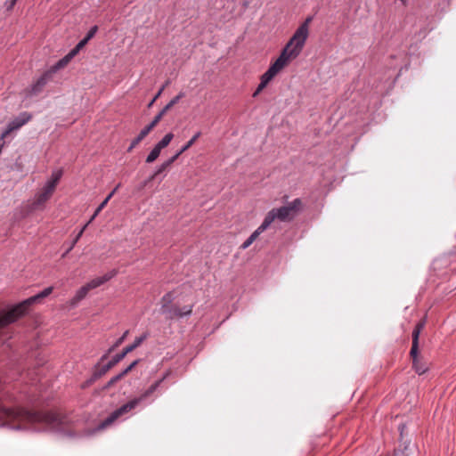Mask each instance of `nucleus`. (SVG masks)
<instances>
[{"label": "nucleus", "mask_w": 456, "mask_h": 456, "mask_svg": "<svg viewBox=\"0 0 456 456\" xmlns=\"http://www.w3.org/2000/svg\"><path fill=\"white\" fill-rule=\"evenodd\" d=\"M3 416L10 420H18L33 425H44L53 431H62L67 425L65 417L53 411H34L23 408H4Z\"/></svg>", "instance_id": "f257e3e1"}, {"label": "nucleus", "mask_w": 456, "mask_h": 456, "mask_svg": "<svg viewBox=\"0 0 456 456\" xmlns=\"http://www.w3.org/2000/svg\"><path fill=\"white\" fill-rule=\"evenodd\" d=\"M169 375V372H167L160 379L155 381L148 389H146L140 397L134 398L128 403L123 404L118 409L115 410L113 412L110 414L108 418H106L103 421H102L98 427L99 429H104L108 426L111 425L115 420H117L119 417L124 414L128 413L130 411L134 409L139 403L149 397L152 395L161 385V383L167 379Z\"/></svg>", "instance_id": "f03ea898"}, {"label": "nucleus", "mask_w": 456, "mask_h": 456, "mask_svg": "<svg viewBox=\"0 0 456 456\" xmlns=\"http://www.w3.org/2000/svg\"><path fill=\"white\" fill-rule=\"evenodd\" d=\"M302 200L300 199H295L286 206L270 210L266 214L264 221L268 225V227L276 219L281 222H289L293 220L302 210Z\"/></svg>", "instance_id": "7ed1b4c3"}, {"label": "nucleus", "mask_w": 456, "mask_h": 456, "mask_svg": "<svg viewBox=\"0 0 456 456\" xmlns=\"http://www.w3.org/2000/svg\"><path fill=\"white\" fill-rule=\"evenodd\" d=\"M147 338V334H143L141 337H138L134 339V343L126 346L122 352L117 354L113 356V358L105 365L100 366L98 363L95 366V370L91 377V379L87 381L88 384L94 382L99 379L102 376H104L111 368H113L116 364H118L120 361H122L126 355L135 348H137L145 339Z\"/></svg>", "instance_id": "20e7f679"}, {"label": "nucleus", "mask_w": 456, "mask_h": 456, "mask_svg": "<svg viewBox=\"0 0 456 456\" xmlns=\"http://www.w3.org/2000/svg\"><path fill=\"white\" fill-rule=\"evenodd\" d=\"M313 20V17H307L305 21L297 28L294 35L286 44L285 47L291 52V55L298 56L309 36V25Z\"/></svg>", "instance_id": "39448f33"}, {"label": "nucleus", "mask_w": 456, "mask_h": 456, "mask_svg": "<svg viewBox=\"0 0 456 456\" xmlns=\"http://www.w3.org/2000/svg\"><path fill=\"white\" fill-rule=\"evenodd\" d=\"M118 273L117 270L113 269L101 277L93 279L86 285L82 286L77 292L76 295L71 298L70 305L72 306L77 305L82 299H84L91 289H96L107 282Z\"/></svg>", "instance_id": "423d86ee"}, {"label": "nucleus", "mask_w": 456, "mask_h": 456, "mask_svg": "<svg viewBox=\"0 0 456 456\" xmlns=\"http://www.w3.org/2000/svg\"><path fill=\"white\" fill-rule=\"evenodd\" d=\"M291 54V52L284 47L278 59L261 76V82L268 85V83L289 63L290 60L297 57Z\"/></svg>", "instance_id": "0eeeda50"}, {"label": "nucleus", "mask_w": 456, "mask_h": 456, "mask_svg": "<svg viewBox=\"0 0 456 456\" xmlns=\"http://www.w3.org/2000/svg\"><path fill=\"white\" fill-rule=\"evenodd\" d=\"M413 351V346H411L410 356L412 361V369L417 374L422 375L429 370V364L422 356L419 354V346H416L415 352Z\"/></svg>", "instance_id": "6e6552de"}, {"label": "nucleus", "mask_w": 456, "mask_h": 456, "mask_svg": "<svg viewBox=\"0 0 456 456\" xmlns=\"http://www.w3.org/2000/svg\"><path fill=\"white\" fill-rule=\"evenodd\" d=\"M193 305H184L183 307H179L177 305H173L170 310H168L166 314L167 319H175V318H183L184 316H188L192 313Z\"/></svg>", "instance_id": "1a4fd4ad"}, {"label": "nucleus", "mask_w": 456, "mask_h": 456, "mask_svg": "<svg viewBox=\"0 0 456 456\" xmlns=\"http://www.w3.org/2000/svg\"><path fill=\"white\" fill-rule=\"evenodd\" d=\"M55 190L49 187L45 183V185L38 191L35 197V200L33 202V206L35 208H38L41 205H44L49 199L53 196Z\"/></svg>", "instance_id": "9d476101"}, {"label": "nucleus", "mask_w": 456, "mask_h": 456, "mask_svg": "<svg viewBox=\"0 0 456 456\" xmlns=\"http://www.w3.org/2000/svg\"><path fill=\"white\" fill-rule=\"evenodd\" d=\"M53 73L48 69L34 83L30 89V94L37 95L41 93L46 84L52 79Z\"/></svg>", "instance_id": "9b49d317"}, {"label": "nucleus", "mask_w": 456, "mask_h": 456, "mask_svg": "<svg viewBox=\"0 0 456 456\" xmlns=\"http://www.w3.org/2000/svg\"><path fill=\"white\" fill-rule=\"evenodd\" d=\"M268 228V225L263 221L261 225L241 244L240 248H248L258 236Z\"/></svg>", "instance_id": "f8f14e48"}, {"label": "nucleus", "mask_w": 456, "mask_h": 456, "mask_svg": "<svg viewBox=\"0 0 456 456\" xmlns=\"http://www.w3.org/2000/svg\"><path fill=\"white\" fill-rule=\"evenodd\" d=\"M426 325V317H424L422 320H420L416 326L414 327L412 330V344L411 346H413V350L415 351L416 346H419V335L424 329Z\"/></svg>", "instance_id": "ddd939ff"}, {"label": "nucleus", "mask_w": 456, "mask_h": 456, "mask_svg": "<svg viewBox=\"0 0 456 456\" xmlns=\"http://www.w3.org/2000/svg\"><path fill=\"white\" fill-rule=\"evenodd\" d=\"M173 299H174V297H173L172 292H168L162 297V298H161V303H162L161 312H162V314H167L168 310H170V308L173 306L171 305Z\"/></svg>", "instance_id": "4468645a"}, {"label": "nucleus", "mask_w": 456, "mask_h": 456, "mask_svg": "<svg viewBox=\"0 0 456 456\" xmlns=\"http://www.w3.org/2000/svg\"><path fill=\"white\" fill-rule=\"evenodd\" d=\"M71 61L69 56L67 54L61 60H59L53 66H52L49 70L54 74L56 71H58L61 69H63L68 65V63Z\"/></svg>", "instance_id": "2eb2a0df"}, {"label": "nucleus", "mask_w": 456, "mask_h": 456, "mask_svg": "<svg viewBox=\"0 0 456 456\" xmlns=\"http://www.w3.org/2000/svg\"><path fill=\"white\" fill-rule=\"evenodd\" d=\"M61 176H62V171L61 169L53 172L51 178L47 181L46 184L49 185V187L55 190Z\"/></svg>", "instance_id": "dca6fc26"}, {"label": "nucleus", "mask_w": 456, "mask_h": 456, "mask_svg": "<svg viewBox=\"0 0 456 456\" xmlns=\"http://www.w3.org/2000/svg\"><path fill=\"white\" fill-rule=\"evenodd\" d=\"M160 151H161V149L159 147H158L157 145H155V147L151 150L150 154L147 156L146 162L147 163L154 162L159 158Z\"/></svg>", "instance_id": "f3484780"}, {"label": "nucleus", "mask_w": 456, "mask_h": 456, "mask_svg": "<svg viewBox=\"0 0 456 456\" xmlns=\"http://www.w3.org/2000/svg\"><path fill=\"white\" fill-rule=\"evenodd\" d=\"M173 138L174 134L172 133H168L156 145L162 150L170 143Z\"/></svg>", "instance_id": "a211bd4d"}, {"label": "nucleus", "mask_w": 456, "mask_h": 456, "mask_svg": "<svg viewBox=\"0 0 456 456\" xmlns=\"http://www.w3.org/2000/svg\"><path fill=\"white\" fill-rule=\"evenodd\" d=\"M168 167H169L168 163H167L166 161H165L164 163H162V164L158 167V169L155 171V173H154L152 175H151V176L149 177V179L144 183V185H145L147 183H149V182L152 181V180H153L157 175H159V174H161L162 172H164L165 170H167Z\"/></svg>", "instance_id": "6ab92c4d"}, {"label": "nucleus", "mask_w": 456, "mask_h": 456, "mask_svg": "<svg viewBox=\"0 0 456 456\" xmlns=\"http://www.w3.org/2000/svg\"><path fill=\"white\" fill-rule=\"evenodd\" d=\"M145 136L140 132L139 134L131 142L130 146L127 148V152H131Z\"/></svg>", "instance_id": "aec40b11"}, {"label": "nucleus", "mask_w": 456, "mask_h": 456, "mask_svg": "<svg viewBox=\"0 0 456 456\" xmlns=\"http://www.w3.org/2000/svg\"><path fill=\"white\" fill-rule=\"evenodd\" d=\"M200 135H201V133L197 132L192 136V138L190 141H188L184 146L182 147L183 151H186L189 148H191L195 143V142L198 140V138H200Z\"/></svg>", "instance_id": "412c9836"}, {"label": "nucleus", "mask_w": 456, "mask_h": 456, "mask_svg": "<svg viewBox=\"0 0 456 456\" xmlns=\"http://www.w3.org/2000/svg\"><path fill=\"white\" fill-rule=\"evenodd\" d=\"M112 193H110L106 199L98 206V208L94 211V216H97L100 212L103 209V208L107 205L108 201L111 199Z\"/></svg>", "instance_id": "4be33fe9"}, {"label": "nucleus", "mask_w": 456, "mask_h": 456, "mask_svg": "<svg viewBox=\"0 0 456 456\" xmlns=\"http://www.w3.org/2000/svg\"><path fill=\"white\" fill-rule=\"evenodd\" d=\"M82 236V232H79L77 236L75 237V239H73V241L70 245V247L67 249V251L63 254L62 256H65L68 253H69L72 248H74V246L77 244V242L79 240V239L81 238Z\"/></svg>", "instance_id": "5701e85b"}, {"label": "nucleus", "mask_w": 456, "mask_h": 456, "mask_svg": "<svg viewBox=\"0 0 456 456\" xmlns=\"http://www.w3.org/2000/svg\"><path fill=\"white\" fill-rule=\"evenodd\" d=\"M98 31V26H93L89 31L87 32L86 36L85 37L86 39H87L88 41L90 39H92L94 35L96 34V32Z\"/></svg>", "instance_id": "b1692460"}, {"label": "nucleus", "mask_w": 456, "mask_h": 456, "mask_svg": "<svg viewBox=\"0 0 456 456\" xmlns=\"http://www.w3.org/2000/svg\"><path fill=\"white\" fill-rule=\"evenodd\" d=\"M183 152H184V151H183V149H181L178 152H176L173 157L168 159L166 162L168 163V166L170 167L178 159V157L181 154H183Z\"/></svg>", "instance_id": "393cba45"}, {"label": "nucleus", "mask_w": 456, "mask_h": 456, "mask_svg": "<svg viewBox=\"0 0 456 456\" xmlns=\"http://www.w3.org/2000/svg\"><path fill=\"white\" fill-rule=\"evenodd\" d=\"M183 152H184V151H183V149H181L178 152H176L173 157L168 159L166 162L168 163V166L170 167L178 159V157L181 154H183Z\"/></svg>", "instance_id": "a878e982"}, {"label": "nucleus", "mask_w": 456, "mask_h": 456, "mask_svg": "<svg viewBox=\"0 0 456 456\" xmlns=\"http://www.w3.org/2000/svg\"><path fill=\"white\" fill-rule=\"evenodd\" d=\"M183 152H184V151H183V149H181L178 152H176L173 157L168 159L166 162L168 163V166L170 167L178 159V157L181 154H183Z\"/></svg>", "instance_id": "bb28decb"}, {"label": "nucleus", "mask_w": 456, "mask_h": 456, "mask_svg": "<svg viewBox=\"0 0 456 456\" xmlns=\"http://www.w3.org/2000/svg\"><path fill=\"white\" fill-rule=\"evenodd\" d=\"M140 360L137 359V360H134L133 362L130 363V365H128L124 370L123 372L127 375L138 363H139Z\"/></svg>", "instance_id": "cd10ccee"}, {"label": "nucleus", "mask_w": 456, "mask_h": 456, "mask_svg": "<svg viewBox=\"0 0 456 456\" xmlns=\"http://www.w3.org/2000/svg\"><path fill=\"white\" fill-rule=\"evenodd\" d=\"M164 117L163 115V112H159L153 118V120L150 123V124H152V126L155 127L158 123L162 119V118Z\"/></svg>", "instance_id": "c85d7f7f"}, {"label": "nucleus", "mask_w": 456, "mask_h": 456, "mask_svg": "<svg viewBox=\"0 0 456 456\" xmlns=\"http://www.w3.org/2000/svg\"><path fill=\"white\" fill-rule=\"evenodd\" d=\"M128 333H129V330H126L123 333V335L115 342V346H119L124 342V340L127 337Z\"/></svg>", "instance_id": "c756f323"}, {"label": "nucleus", "mask_w": 456, "mask_h": 456, "mask_svg": "<svg viewBox=\"0 0 456 456\" xmlns=\"http://www.w3.org/2000/svg\"><path fill=\"white\" fill-rule=\"evenodd\" d=\"M184 96V94L181 92L179 94H177L175 97H174L169 103H171L173 106L176 104L180 99H182Z\"/></svg>", "instance_id": "7c9ffc66"}, {"label": "nucleus", "mask_w": 456, "mask_h": 456, "mask_svg": "<svg viewBox=\"0 0 456 456\" xmlns=\"http://www.w3.org/2000/svg\"><path fill=\"white\" fill-rule=\"evenodd\" d=\"M153 128L152 124H149L141 131V133L146 137Z\"/></svg>", "instance_id": "2f4dec72"}, {"label": "nucleus", "mask_w": 456, "mask_h": 456, "mask_svg": "<svg viewBox=\"0 0 456 456\" xmlns=\"http://www.w3.org/2000/svg\"><path fill=\"white\" fill-rule=\"evenodd\" d=\"M125 376H126V374L123 371H121L120 373H118V375L114 376L110 379L112 380V382H114V384H116L117 382L121 380Z\"/></svg>", "instance_id": "473e14b6"}, {"label": "nucleus", "mask_w": 456, "mask_h": 456, "mask_svg": "<svg viewBox=\"0 0 456 456\" xmlns=\"http://www.w3.org/2000/svg\"><path fill=\"white\" fill-rule=\"evenodd\" d=\"M164 91V86H162L159 92L156 94V95L153 97V99L151 100V102L149 103L148 107H151L152 104L154 103V102L160 96V94H162V92Z\"/></svg>", "instance_id": "72a5a7b5"}, {"label": "nucleus", "mask_w": 456, "mask_h": 456, "mask_svg": "<svg viewBox=\"0 0 456 456\" xmlns=\"http://www.w3.org/2000/svg\"><path fill=\"white\" fill-rule=\"evenodd\" d=\"M266 86V84L260 81V84L258 85L256 90L253 94V96L256 97Z\"/></svg>", "instance_id": "f704fd0d"}, {"label": "nucleus", "mask_w": 456, "mask_h": 456, "mask_svg": "<svg viewBox=\"0 0 456 456\" xmlns=\"http://www.w3.org/2000/svg\"><path fill=\"white\" fill-rule=\"evenodd\" d=\"M79 49H77L76 46L68 53L69 58L72 60L78 53Z\"/></svg>", "instance_id": "c9c22d12"}, {"label": "nucleus", "mask_w": 456, "mask_h": 456, "mask_svg": "<svg viewBox=\"0 0 456 456\" xmlns=\"http://www.w3.org/2000/svg\"><path fill=\"white\" fill-rule=\"evenodd\" d=\"M87 43H88V40L84 38L76 45V47L77 49L81 50Z\"/></svg>", "instance_id": "e433bc0d"}, {"label": "nucleus", "mask_w": 456, "mask_h": 456, "mask_svg": "<svg viewBox=\"0 0 456 456\" xmlns=\"http://www.w3.org/2000/svg\"><path fill=\"white\" fill-rule=\"evenodd\" d=\"M173 107V105L171 103H167L161 110L160 112H163V115H165L171 108Z\"/></svg>", "instance_id": "4c0bfd02"}, {"label": "nucleus", "mask_w": 456, "mask_h": 456, "mask_svg": "<svg viewBox=\"0 0 456 456\" xmlns=\"http://www.w3.org/2000/svg\"><path fill=\"white\" fill-rule=\"evenodd\" d=\"M405 428H406L405 424H401V425L399 426L398 429H399V431H400V436H403V432H404Z\"/></svg>", "instance_id": "58836bf2"}, {"label": "nucleus", "mask_w": 456, "mask_h": 456, "mask_svg": "<svg viewBox=\"0 0 456 456\" xmlns=\"http://www.w3.org/2000/svg\"><path fill=\"white\" fill-rule=\"evenodd\" d=\"M17 0H12L9 2V4L7 5V10H12L13 6L15 5Z\"/></svg>", "instance_id": "ea45409f"}, {"label": "nucleus", "mask_w": 456, "mask_h": 456, "mask_svg": "<svg viewBox=\"0 0 456 456\" xmlns=\"http://www.w3.org/2000/svg\"><path fill=\"white\" fill-rule=\"evenodd\" d=\"M113 385H115L114 382H112V380L110 379L109 382L104 386V389H108L110 387H112Z\"/></svg>", "instance_id": "a19ab883"}, {"label": "nucleus", "mask_w": 456, "mask_h": 456, "mask_svg": "<svg viewBox=\"0 0 456 456\" xmlns=\"http://www.w3.org/2000/svg\"><path fill=\"white\" fill-rule=\"evenodd\" d=\"M120 187V183H118L114 189L113 191L110 192L112 193V196L116 193V191L118 190V188Z\"/></svg>", "instance_id": "79ce46f5"}, {"label": "nucleus", "mask_w": 456, "mask_h": 456, "mask_svg": "<svg viewBox=\"0 0 456 456\" xmlns=\"http://www.w3.org/2000/svg\"><path fill=\"white\" fill-rule=\"evenodd\" d=\"M118 346H115V344L108 350V354H110L112 351H114Z\"/></svg>", "instance_id": "37998d69"}, {"label": "nucleus", "mask_w": 456, "mask_h": 456, "mask_svg": "<svg viewBox=\"0 0 456 456\" xmlns=\"http://www.w3.org/2000/svg\"><path fill=\"white\" fill-rule=\"evenodd\" d=\"M87 226H88V224L86 223L84 226H82V229L79 232H82V233H83Z\"/></svg>", "instance_id": "c03bdc74"}, {"label": "nucleus", "mask_w": 456, "mask_h": 456, "mask_svg": "<svg viewBox=\"0 0 456 456\" xmlns=\"http://www.w3.org/2000/svg\"><path fill=\"white\" fill-rule=\"evenodd\" d=\"M108 354H109L107 353V354H105L104 355H102V356L101 357V360H100V361H101V362H102V361H104L105 359H107Z\"/></svg>", "instance_id": "a18cd8bd"}, {"label": "nucleus", "mask_w": 456, "mask_h": 456, "mask_svg": "<svg viewBox=\"0 0 456 456\" xmlns=\"http://www.w3.org/2000/svg\"><path fill=\"white\" fill-rule=\"evenodd\" d=\"M95 217H96V216H94V215L90 217V220L87 222V224H89L90 223H92Z\"/></svg>", "instance_id": "49530a36"}, {"label": "nucleus", "mask_w": 456, "mask_h": 456, "mask_svg": "<svg viewBox=\"0 0 456 456\" xmlns=\"http://www.w3.org/2000/svg\"><path fill=\"white\" fill-rule=\"evenodd\" d=\"M168 84H169V80L166 81V83L162 86H164V89L166 88V86H168Z\"/></svg>", "instance_id": "de8ad7c7"}, {"label": "nucleus", "mask_w": 456, "mask_h": 456, "mask_svg": "<svg viewBox=\"0 0 456 456\" xmlns=\"http://www.w3.org/2000/svg\"><path fill=\"white\" fill-rule=\"evenodd\" d=\"M404 5L406 4L407 0H400Z\"/></svg>", "instance_id": "09e8293b"}]
</instances>
